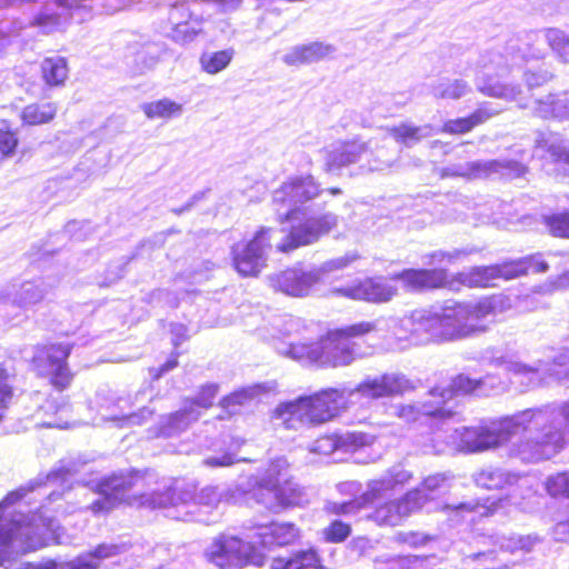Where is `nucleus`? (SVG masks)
Returning <instances> with one entry per match:
<instances>
[{"label":"nucleus","mask_w":569,"mask_h":569,"mask_svg":"<svg viewBox=\"0 0 569 569\" xmlns=\"http://www.w3.org/2000/svg\"><path fill=\"white\" fill-rule=\"evenodd\" d=\"M153 472H120L102 478L97 483L99 498L90 506L94 515L107 513L126 503L150 510L162 509L164 516L180 521H197L209 525L217 521L212 513L220 503L216 487H206L194 496L191 489L173 486H157Z\"/></svg>","instance_id":"1"},{"label":"nucleus","mask_w":569,"mask_h":569,"mask_svg":"<svg viewBox=\"0 0 569 569\" xmlns=\"http://www.w3.org/2000/svg\"><path fill=\"white\" fill-rule=\"evenodd\" d=\"M396 326V319H376L361 321L350 326L329 330L320 336V325L297 317L284 320L283 335L290 338L289 342L276 346L279 355L288 357L303 366L320 368L347 367L368 356L369 347H363L358 340L363 336Z\"/></svg>","instance_id":"2"},{"label":"nucleus","mask_w":569,"mask_h":569,"mask_svg":"<svg viewBox=\"0 0 569 569\" xmlns=\"http://www.w3.org/2000/svg\"><path fill=\"white\" fill-rule=\"evenodd\" d=\"M410 389V381L402 373L390 372L366 377L355 388H329L295 401L280 403L272 413L286 429L323 423L350 406H366L373 400L393 397Z\"/></svg>","instance_id":"3"},{"label":"nucleus","mask_w":569,"mask_h":569,"mask_svg":"<svg viewBox=\"0 0 569 569\" xmlns=\"http://www.w3.org/2000/svg\"><path fill=\"white\" fill-rule=\"evenodd\" d=\"M320 191L312 176L291 178L274 190L272 203L279 222H292L289 233L277 246L279 251L290 252L312 244L337 227V214L326 212L316 216L308 204Z\"/></svg>","instance_id":"4"},{"label":"nucleus","mask_w":569,"mask_h":569,"mask_svg":"<svg viewBox=\"0 0 569 569\" xmlns=\"http://www.w3.org/2000/svg\"><path fill=\"white\" fill-rule=\"evenodd\" d=\"M518 413H530L528 420L531 421L512 428L510 439L520 432L523 437L509 446L508 456L522 462L536 463L557 455L563 447L566 435L556 419L557 412L547 405Z\"/></svg>","instance_id":"5"},{"label":"nucleus","mask_w":569,"mask_h":569,"mask_svg":"<svg viewBox=\"0 0 569 569\" xmlns=\"http://www.w3.org/2000/svg\"><path fill=\"white\" fill-rule=\"evenodd\" d=\"M463 315L459 302L415 310L396 322L399 328L393 333L413 345L465 339L471 336V327Z\"/></svg>","instance_id":"6"},{"label":"nucleus","mask_w":569,"mask_h":569,"mask_svg":"<svg viewBox=\"0 0 569 569\" xmlns=\"http://www.w3.org/2000/svg\"><path fill=\"white\" fill-rule=\"evenodd\" d=\"M520 39H511L507 44V56L498 51H488L480 57L477 63L476 87L489 97L515 100L520 94L519 86L503 83L500 78L513 67L529 58H541L540 52L531 50L529 42L520 46Z\"/></svg>","instance_id":"7"},{"label":"nucleus","mask_w":569,"mask_h":569,"mask_svg":"<svg viewBox=\"0 0 569 569\" xmlns=\"http://www.w3.org/2000/svg\"><path fill=\"white\" fill-rule=\"evenodd\" d=\"M530 413H515L503 417L499 420H491L475 427H463L462 429L451 428L449 423L445 426L442 432L449 433L443 437L447 445L457 446L460 451L468 453L482 452L496 449L510 440V431L516 426L523 425L531 418Z\"/></svg>","instance_id":"8"},{"label":"nucleus","mask_w":569,"mask_h":569,"mask_svg":"<svg viewBox=\"0 0 569 569\" xmlns=\"http://www.w3.org/2000/svg\"><path fill=\"white\" fill-rule=\"evenodd\" d=\"M207 560L220 569H241L247 565L262 566L264 555L256 549L251 539L220 535L206 549Z\"/></svg>","instance_id":"9"},{"label":"nucleus","mask_w":569,"mask_h":569,"mask_svg":"<svg viewBox=\"0 0 569 569\" xmlns=\"http://www.w3.org/2000/svg\"><path fill=\"white\" fill-rule=\"evenodd\" d=\"M411 478L412 473L406 470L403 466H392L379 479L370 480L361 497L343 502H330L327 510L336 515L356 513L363 505L402 490Z\"/></svg>","instance_id":"10"},{"label":"nucleus","mask_w":569,"mask_h":569,"mask_svg":"<svg viewBox=\"0 0 569 569\" xmlns=\"http://www.w3.org/2000/svg\"><path fill=\"white\" fill-rule=\"evenodd\" d=\"M427 397L428 399L413 403L395 405L391 407V415L406 422L429 423L435 436L441 439L440 432L458 413L451 408H446V395H440V398H431L428 395Z\"/></svg>","instance_id":"11"},{"label":"nucleus","mask_w":569,"mask_h":569,"mask_svg":"<svg viewBox=\"0 0 569 569\" xmlns=\"http://www.w3.org/2000/svg\"><path fill=\"white\" fill-rule=\"evenodd\" d=\"M92 0H51L34 16L32 24L43 33L60 31L71 22H83L91 17Z\"/></svg>","instance_id":"12"},{"label":"nucleus","mask_w":569,"mask_h":569,"mask_svg":"<svg viewBox=\"0 0 569 569\" xmlns=\"http://www.w3.org/2000/svg\"><path fill=\"white\" fill-rule=\"evenodd\" d=\"M71 349L69 343H53L37 349L32 358L38 375L49 378L50 383L58 390L66 389L73 378L67 362Z\"/></svg>","instance_id":"13"},{"label":"nucleus","mask_w":569,"mask_h":569,"mask_svg":"<svg viewBox=\"0 0 569 569\" xmlns=\"http://www.w3.org/2000/svg\"><path fill=\"white\" fill-rule=\"evenodd\" d=\"M527 172V167L518 160H477L450 164L441 169V177L490 178L500 176L518 178Z\"/></svg>","instance_id":"14"},{"label":"nucleus","mask_w":569,"mask_h":569,"mask_svg":"<svg viewBox=\"0 0 569 569\" xmlns=\"http://www.w3.org/2000/svg\"><path fill=\"white\" fill-rule=\"evenodd\" d=\"M271 228H261L252 240L232 247V263L242 277H254L266 266L267 248H270Z\"/></svg>","instance_id":"15"},{"label":"nucleus","mask_w":569,"mask_h":569,"mask_svg":"<svg viewBox=\"0 0 569 569\" xmlns=\"http://www.w3.org/2000/svg\"><path fill=\"white\" fill-rule=\"evenodd\" d=\"M269 286L290 297H307L313 293L320 282L313 267L297 264L268 277Z\"/></svg>","instance_id":"16"},{"label":"nucleus","mask_w":569,"mask_h":569,"mask_svg":"<svg viewBox=\"0 0 569 569\" xmlns=\"http://www.w3.org/2000/svg\"><path fill=\"white\" fill-rule=\"evenodd\" d=\"M427 497L419 489L407 492L401 499L386 502L376 508L368 518L379 526L395 527L412 512L421 509Z\"/></svg>","instance_id":"17"},{"label":"nucleus","mask_w":569,"mask_h":569,"mask_svg":"<svg viewBox=\"0 0 569 569\" xmlns=\"http://www.w3.org/2000/svg\"><path fill=\"white\" fill-rule=\"evenodd\" d=\"M489 353V350L487 351ZM488 360L495 367H505V369L512 375L513 382H519L525 389L535 388L540 383V373L549 372L551 376L556 375L559 380L565 379L559 373H553L551 369L546 368V363L541 360L533 365H527L513 360L507 355L491 350Z\"/></svg>","instance_id":"18"},{"label":"nucleus","mask_w":569,"mask_h":569,"mask_svg":"<svg viewBox=\"0 0 569 569\" xmlns=\"http://www.w3.org/2000/svg\"><path fill=\"white\" fill-rule=\"evenodd\" d=\"M168 21L171 24L169 37L178 43L192 42L201 31V19L191 9L188 0H178L170 4Z\"/></svg>","instance_id":"19"},{"label":"nucleus","mask_w":569,"mask_h":569,"mask_svg":"<svg viewBox=\"0 0 569 569\" xmlns=\"http://www.w3.org/2000/svg\"><path fill=\"white\" fill-rule=\"evenodd\" d=\"M299 530L291 522H271L253 525L249 528L247 539H251L257 550H270L273 547L290 545L298 537Z\"/></svg>","instance_id":"20"},{"label":"nucleus","mask_w":569,"mask_h":569,"mask_svg":"<svg viewBox=\"0 0 569 569\" xmlns=\"http://www.w3.org/2000/svg\"><path fill=\"white\" fill-rule=\"evenodd\" d=\"M333 291L348 298L382 303L390 301L397 295V287L392 280L383 277H372Z\"/></svg>","instance_id":"21"},{"label":"nucleus","mask_w":569,"mask_h":569,"mask_svg":"<svg viewBox=\"0 0 569 569\" xmlns=\"http://www.w3.org/2000/svg\"><path fill=\"white\" fill-rule=\"evenodd\" d=\"M322 152L325 170L336 172L367 159L370 154V147L360 140L340 141L326 148Z\"/></svg>","instance_id":"22"},{"label":"nucleus","mask_w":569,"mask_h":569,"mask_svg":"<svg viewBox=\"0 0 569 569\" xmlns=\"http://www.w3.org/2000/svg\"><path fill=\"white\" fill-rule=\"evenodd\" d=\"M375 438L363 432L346 435H328L318 438L309 446L311 453L329 457L337 452H355L362 447L370 446Z\"/></svg>","instance_id":"23"},{"label":"nucleus","mask_w":569,"mask_h":569,"mask_svg":"<svg viewBox=\"0 0 569 569\" xmlns=\"http://www.w3.org/2000/svg\"><path fill=\"white\" fill-rule=\"evenodd\" d=\"M201 412L193 408V405H183L176 412L162 416L158 425L150 430L153 437L172 438L184 432L191 423L196 422Z\"/></svg>","instance_id":"24"},{"label":"nucleus","mask_w":569,"mask_h":569,"mask_svg":"<svg viewBox=\"0 0 569 569\" xmlns=\"http://www.w3.org/2000/svg\"><path fill=\"white\" fill-rule=\"evenodd\" d=\"M472 480L477 487L488 490L512 488L527 485L529 481L526 476L491 466L476 471Z\"/></svg>","instance_id":"25"},{"label":"nucleus","mask_w":569,"mask_h":569,"mask_svg":"<svg viewBox=\"0 0 569 569\" xmlns=\"http://www.w3.org/2000/svg\"><path fill=\"white\" fill-rule=\"evenodd\" d=\"M289 463L286 458L279 457L272 460L268 468L257 477V498L270 499L276 490L288 479Z\"/></svg>","instance_id":"26"},{"label":"nucleus","mask_w":569,"mask_h":569,"mask_svg":"<svg viewBox=\"0 0 569 569\" xmlns=\"http://www.w3.org/2000/svg\"><path fill=\"white\" fill-rule=\"evenodd\" d=\"M448 271L443 268L406 269L396 276L407 287L413 290L436 289L448 284Z\"/></svg>","instance_id":"27"},{"label":"nucleus","mask_w":569,"mask_h":569,"mask_svg":"<svg viewBox=\"0 0 569 569\" xmlns=\"http://www.w3.org/2000/svg\"><path fill=\"white\" fill-rule=\"evenodd\" d=\"M336 51V47L331 43L313 41L292 47L282 57V61L287 66L309 64L331 57Z\"/></svg>","instance_id":"28"},{"label":"nucleus","mask_w":569,"mask_h":569,"mask_svg":"<svg viewBox=\"0 0 569 569\" xmlns=\"http://www.w3.org/2000/svg\"><path fill=\"white\" fill-rule=\"evenodd\" d=\"M499 112L500 109L496 108L493 103L483 102L470 116L446 121L440 131L450 134L468 133L475 127L485 123ZM436 132H439V130H436Z\"/></svg>","instance_id":"29"},{"label":"nucleus","mask_w":569,"mask_h":569,"mask_svg":"<svg viewBox=\"0 0 569 569\" xmlns=\"http://www.w3.org/2000/svg\"><path fill=\"white\" fill-rule=\"evenodd\" d=\"M307 502L308 496L305 489L289 478L276 490L272 498L261 500V503L273 512H279L287 507L302 506Z\"/></svg>","instance_id":"30"},{"label":"nucleus","mask_w":569,"mask_h":569,"mask_svg":"<svg viewBox=\"0 0 569 569\" xmlns=\"http://www.w3.org/2000/svg\"><path fill=\"white\" fill-rule=\"evenodd\" d=\"M132 406L131 397H119L112 406V412L104 416V419L118 422L121 428H128L142 425L153 413V409L148 407H142L137 412H130Z\"/></svg>","instance_id":"31"},{"label":"nucleus","mask_w":569,"mask_h":569,"mask_svg":"<svg viewBox=\"0 0 569 569\" xmlns=\"http://www.w3.org/2000/svg\"><path fill=\"white\" fill-rule=\"evenodd\" d=\"M478 387L479 379H472L466 375H458L448 386H436L430 389L428 396L431 398H440V395H446V408H451L455 411L451 405L453 397L459 395H475L480 397Z\"/></svg>","instance_id":"32"},{"label":"nucleus","mask_w":569,"mask_h":569,"mask_svg":"<svg viewBox=\"0 0 569 569\" xmlns=\"http://www.w3.org/2000/svg\"><path fill=\"white\" fill-rule=\"evenodd\" d=\"M533 113L543 119L569 120V96L549 94L535 101Z\"/></svg>","instance_id":"33"},{"label":"nucleus","mask_w":569,"mask_h":569,"mask_svg":"<svg viewBox=\"0 0 569 569\" xmlns=\"http://www.w3.org/2000/svg\"><path fill=\"white\" fill-rule=\"evenodd\" d=\"M459 305L461 310L465 311L463 316L467 318L468 325L471 327V336L485 331L486 326L482 322L493 313V300L486 298L475 303L459 302Z\"/></svg>","instance_id":"34"},{"label":"nucleus","mask_w":569,"mask_h":569,"mask_svg":"<svg viewBox=\"0 0 569 569\" xmlns=\"http://www.w3.org/2000/svg\"><path fill=\"white\" fill-rule=\"evenodd\" d=\"M435 131L431 124L415 126L409 122H403L389 129L391 137L406 147H412L423 138L432 136Z\"/></svg>","instance_id":"35"},{"label":"nucleus","mask_w":569,"mask_h":569,"mask_svg":"<svg viewBox=\"0 0 569 569\" xmlns=\"http://www.w3.org/2000/svg\"><path fill=\"white\" fill-rule=\"evenodd\" d=\"M492 266H477L458 272L453 281L468 288H487L493 286Z\"/></svg>","instance_id":"36"},{"label":"nucleus","mask_w":569,"mask_h":569,"mask_svg":"<svg viewBox=\"0 0 569 569\" xmlns=\"http://www.w3.org/2000/svg\"><path fill=\"white\" fill-rule=\"evenodd\" d=\"M470 92L471 87L463 79L441 78L431 84V93L437 99L458 100Z\"/></svg>","instance_id":"37"},{"label":"nucleus","mask_w":569,"mask_h":569,"mask_svg":"<svg viewBox=\"0 0 569 569\" xmlns=\"http://www.w3.org/2000/svg\"><path fill=\"white\" fill-rule=\"evenodd\" d=\"M141 110L150 120L163 119L170 120L179 118L183 113V104L169 98H162L156 101L141 104Z\"/></svg>","instance_id":"38"},{"label":"nucleus","mask_w":569,"mask_h":569,"mask_svg":"<svg viewBox=\"0 0 569 569\" xmlns=\"http://www.w3.org/2000/svg\"><path fill=\"white\" fill-rule=\"evenodd\" d=\"M131 547L132 546L124 540L118 542L101 543L92 551L86 555H81L76 559H86L87 562H90L93 566L92 569H98L100 561L126 555L130 551Z\"/></svg>","instance_id":"39"},{"label":"nucleus","mask_w":569,"mask_h":569,"mask_svg":"<svg viewBox=\"0 0 569 569\" xmlns=\"http://www.w3.org/2000/svg\"><path fill=\"white\" fill-rule=\"evenodd\" d=\"M273 569H323L317 551L313 548L298 551L289 559H276Z\"/></svg>","instance_id":"40"},{"label":"nucleus","mask_w":569,"mask_h":569,"mask_svg":"<svg viewBox=\"0 0 569 569\" xmlns=\"http://www.w3.org/2000/svg\"><path fill=\"white\" fill-rule=\"evenodd\" d=\"M260 390L261 386L257 385L234 391L221 399L220 407L228 416L240 413L241 409L248 407Z\"/></svg>","instance_id":"41"},{"label":"nucleus","mask_w":569,"mask_h":569,"mask_svg":"<svg viewBox=\"0 0 569 569\" xmlns=\"http://www.w3.org/2000/svg\"><path fill=\"white\" fill-rule=\"evenodd\" d=\"M68 72L67 60L62 57H49L41 62L42 79L50 87L63 84Z\"/></svg>","instance_id":"42"},{"label":"nucleus","mask_w":569,"mask_h":569,"mask_svg":"<svg viewBox=\"0 0 569 569\" xmlns=\"http://www.w3.org/2000/svg\"><path fill=\"white\" fill-rule=\"evenodd\" d=\"M234 53L232 48L214 52H203L199 60L201 69L209 74H217L230 64Z\"/></svg>","instance_id":"43"},{"label":"nucleus","mask_w":569,"mask_h":569,"mask_svg":"<svg viewBox=\"0 0 569 569\" xmlns=\"http://www.w3.org/2000/svg\"><path fill=\"white\" fill-rule=\"evenodd\" d=\"M57 113L54 103H33L23 108L21 119L23 123L29 126H39L50 122Z\"/></svg>","instance_id":"44"},{"label":"nucleus","mask_w":569,"mask_h":569,"mask_svg":"<svg viewBox=\"0 0 569 569\" xmlns=\"http://www.w3.org/2000/svg\"><path fill=\"white\" fill-rule=\"evenodd\" d=\"M546 490L552 497L566 496L569 498V472L558 473L547 479ZM557 536L569 533V520L556 525Z\"/></svg>","instance_id":"45"},{"label":"nucleus","mask_w":569,"mask_h":569,"mask_svg":"<svg viewBox=\"0 0 569 569\" xmlns=\"http://www.w3.org/2000/svg\"><path fill=\"white\" fill-rule=\"evenodd\" d=\"M47 292L42 281L23 282L17 292L13 302L19 307H29L41 301Z\"/></svg>","instance_id":"46"},{"label":"nucleus","mask_w":569,"mask_h":569,"mask_svg":"<svg viewBox=\"0 0 569 569\" xmlns=\"http://www.w3.org/2000/svg\"><path fill=\"white\" fill-rule=\"evenodd\" d=\"M543 39L547 41L557 58L569 63V36L562 30L550 28L543 31Z\"/></svg>","instance_id":"47"},{"label":"nucleus","mask_w":569,"mask_h":569,"mask_svg":"<svg viewBox=\"0 0 569 569\" xmlns=\"http://www.w3.org/2000/svg\"><path fill=\"white\" fill-rule=\"evenodd\" d=\"M359 256L356 252H348L342 257L333 258L328 261H325L319 267H313L315 271L318 273V280L320 284L326 280V278L336 271L343 270L348 266H350L353 261H356Z\"/></svg>","instance_id":"48"},{"label":"nucleus","mask_w":569,"mask_h":569,"mask_svg":"<svg viewBox=\"0 0 569 569\" xmlns=\"http://www.w3.org/2000/svg\"><path fill=\"white\" fill-rule=\"evenodd\" d=\"M542 222L551 236L569 238V211L545 214Z\"/></svg>","instance_id":"49"},{"label":"nucleus","mask_w":569,"mask_h":569,"mask_svg":"<svg viewBox=\"0 0 569 569\" xmlns=\"http://www.w3.org/2000/svg\"><path fill=\"white\" fill-rule=\"evenodd\" d=\"M525 261L522 258L505 260L500 263L491 264L493 271L495 280L503 279V280H512L519 277L525 276Z\"/></svg>","instance_id":"50"},{"label":"nucleus","mask_w":569,"mask_h":569,"mask_svg":"<svg viewBox=\"0 0 569 569\" xmlns=\"http://www.w3.org/2000/svg\"><path fill=\"white\" fill-rule=\"evenodd\" d=\"M446 509L449 511V516H460L465 518L467 515H473L471 517V521L475 520V516H488L490 512V507L486 503H480L479 501H463L458 505H448Z\"/></svg>","instance_id":"51"},{"label":"nucleus","mask_w":569,"mask_h":569,"mask_svg":"<svg viewBox=\"0 0 569 569\" xmlns=\"http://www.w3.org/2000/svg\"><path fill=\"white\" fill-rule=\"evenodd\" d=\"M538 542L539 538L536 535L502 537L500 539V549L510 552L518 550L528 552Z\"/></svg>","instance_id":"52"},{"label":"nucleus","mask_w":569,"mask_h":569,"mask_svg":"<svg viewBox=\"0 0 569 569\" xmlns=\"http://www.w3.org/2000/svg\"><path fill=\"white\" fill-rule=\"evenodd\" d=\"M350 526L341 520H333L322 530L323 539L331 543H340L345 541L350 536Z\"/></svg>","instance_id":"53"},{"label":"nucleus","mask_w":569,"mask_h":569,"mask_svg":"<svg viewBox=\"0 0 569 569\" xmlns=\"http://www.w3.org/2000/svg\"><path fill=\"white\" fill-rule=\"evenodd\" d=\"M479 391L480 397L498 395L507 390V382L502 380L498 375H486L479 378Z\"/></svg>","instance_id":"54"},{"label":"nucleus","mask_w":569,"mask_h":569,"mask_svg":"<svg viewBox=\"0 0 569 569\" xmlns=\"http://www.w3.org/2000/svg\"><path fill=\"white\" fill-rule=\"evenodd\" d=\"M12 387L9 383V373L7 369L0 365V422L6 417L9 403L12 399Z\"/></svg>","instance_id":"55"},{"label":"nucleus","mask_w":569,"mask_h":569,"mask_svg":"<svg viewBox=\"0 0 569 569\" xmlns=\"http://www.w3.org/2000/svg\"><path fill=\"white\" fill-rule=\"evenodd\" d=\"M218 392V386L217 385H207L201 388L200 392L197 395L194 399H188L183 402V405H193V408L199 410L200 409H207L212 406L213 400Z\"/></svg>","instance_id":"56"},{"label":"nucleus","mask_w":569,"mask_h":569,"mask_svg":"<svg viewBox=\"0 0 569 569\" xmlns=\"http://www.w3.org/2000/svg\"><path fill=\"white\" fill-rule=\"evenodd\" d=\"M547 267L559 271V276L569 273V254L563 251L546 253Z\"/></svg>","instance_id":"57"},{"label":"nucleus","mask_w":569,"mask_h":569,"mask_svg":"<svg viewBox=\"0 0 569 569\" xmlns=\"http://www.w3.org/2000/svg\"><path fill=\"white\" fill-rule=\"evenodd\" d=\"M569 288V273L565 276H557L548 278L543 283L535 288V292L542 295H550L557 290Z\"/></svg>","instance_id":"58"},{"label":"nucleus","mask_w":569,"mask_h":569,"mask_svg":"<svg viewBox=\"0 0 569 569\" xmlns=\"http://www.w3.org/2000/svg\"><path fill=\"white\" fill-rule=\"evenodd\" d=\"M179 293L168 289H157L150 293V302L159 306L176 308L179 305Z\"/></svg>","instance_id":"59"},{"label":"nucleus","mask_w":569,"mask_h":569,"mask_svg":"<svg viewBox=\"0 0 569 569\" xmlns=\"http://www.w3.org/2000/svg\"><path fill=\"white\" fill-rule=\"evenodd\" d=\"M522 261H525V274L532 273H545L548 271L546 253H535L530 256L522 257Z\"/></svg>","instance_id":"60"},{"label":"nucleus","mask_w":569,"mask_h":569,"mask_svg":"<svg viewBox=\"0 0 569 569\" xmlns=\"http://www.w3.org/2000/svg\"><path fill=\"white\" fill-rule=\"evenodd\" d=\"M17 146L18 139L16 134L9 130L0 129V158L13 153Z\"/></svg>","instance_id":"61"},{"label":"nucleus","mask_w":569,"mask_h":569,"mask_svg":"<svg viewBox=\"0 0 569 569\" xmlns=\"http://www.w3.org/2000/svg\"><path fill=\"white\" fill-rule=\"evenodd\" d=\"M447 480L448 476L446 473H436L427 477L423 480L421 488L418 489L421 491L423 496L427 497L428 500V492H433L435 490L439 489Z\"/></svg>","instance_id":"62"},{"label":"nucleus","mask_w":569,"mask_h":569,"mask_svg":"<svg viewBox=\"0 0 569 569\" xmlns=\"http://www.w3.org/2000/svg\"><path fill=\"white\" fill-rule=\"evenodd\" d=\"M161 49L154 44H148L143 51L138 53V59H143L146 69H151L159 60Z\"/></svg>","instance_id":"63"},{"label":"nucleus","mask_w":569,"mask_h":569,"mask_svg":"<svg viewBox=\"0 0 569 569\" xmlns=\"http://www.w3.org/2000/svg\"><path fill=\"white\" fill-rule=\"evenodd\" d=\"M549 407L552 408V411L557 412L556 419L560 422L563 432L569 431V401L561 405H549Z\"/></svg>","instance_id":"64"}]
</instances>
